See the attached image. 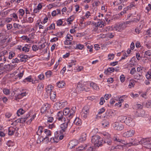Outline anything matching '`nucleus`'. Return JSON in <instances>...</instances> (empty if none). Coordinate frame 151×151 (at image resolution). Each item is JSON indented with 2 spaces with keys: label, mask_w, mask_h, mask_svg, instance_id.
Returning a JSON list of instances; mask_svg holds the SVG:
<instances>
[{
  "label": "nucleus",
  "mask_w": 151,
  "mask_h": 151,
  "mask_svg": "<svg viewBox=\"0 0 151 151\" xmlns=\"http://www.w3.org/2000/svg\"><path fill=\"white\" fill-rule=\"evenodd\" d=\"M50 141L51 142L57 143L58 142L59 140L56 137H53L50 138Z\"/></svg>",
  "instance_id": "obj_31"
},
{
  "label": "nucleus",
  "mask_w": 151,
  "mask_h": 151,
  "mask_svg": "<svg viewBox=\"0 0 151 151\" xmlns=\"http://www.w3.org/2000/svg\"><path fill=\"white\" fill-rule=\"evenodd\" d=\"M19 57L20 58H22L25 60L27 59L28 58H30V57H28L27 55L22 54L20 55Z\"/></svg>",
  "instance_id": "obj_42"
},
{
  "label": "nucleus",
  "mask_w": 151,
  "mask_h": 151,
  "mask_svg": "<svg viewBox=\"0 0 151 151\" xmlns=\"http://www.w3.org/2000/svg\"><path fill=\"white\" fill-rule=\"evenodd\" d=\"M146 9L147 10V12H148L151 10V4H148V6L146 7Z\"/></svg>",
  "instance_id": "obj_54"
},
{
  "label": "nucleus",
  "mask_w": 151,
  "mask_h": 151,
  "mask_svg": "<svg viewBox=\"0 0 151 151\" xmlns=\"http://www.w3.org/2000/svg\"><path fill=\"white\" fill-rule=\"evenodd\" d=\"M24 71H22V72H21L19 74L17 75V77H19V79H20L23 76L24 74Z\"/></svg>",
  "instance_id": "obj_58"
},
{
  "label": "nucleus",
  "mask_w": 151,
  "mask_h": 151,
  "mask_svg": "<svg viewBox=\"0 0 151 151\" xmlns=\"http://www.w3.org/2000/svg\"><path fill=\"white\" fill-rule=\"evenodd\" d=\"M63 34V33L61 32H57L56 34H55V35L58 37H61L62 36Z\"/></svg>",
  "instance_id": "obj_52"
},
{
  "label": "nucleus",
  "mask_w": 151,
  "mask_h": 151,
  "mask_svg": "<svg viewBox=\"0 0 151 151\" xmlns=\"http://www.w3.org/2000/svg\"><path fill=\"white\" fill-rule=\"evenodd\" d=\"M57 83V86L60 88L64 87L65 85V83L63 81L58 82Z\"/></svg>",
  "instance_id": "obj_17"
},
{
  "label": "nucleus",
  "mask_w": 151,
  "mask_h": 151,
  "mask_svg": "<svg viewBox=\"0 0 151 151\" xmlns=\"http://www.w3.org/2000/svg\"><path fill=\"white\" fill-rule=\"evenodd\" d=\"M13 129L12 128H9L8 129L9 135H12L14 134V131Z\"/></svg>",
  "instance_id": "obj_32"
},
{
  "label": "nucleus",
  "mask_w": 151,
  "mask_h": 151,
  "mask_svg": "<svg viewBox=\"0 0 151 151\" xmlns=\"http://www.w3.org/2000/svg\"><path fill=\"white\" fill-rule=\"evenodd\" d=\"M114 71V68L111 67L107 69L106 70H105L104 72V73L106 74L108 72L110 73L113 72Z\"/></svg>",
  "instance_id": "obj_25"
},
{
  "label": "nucleus",
  "mask_w": 151,
  "mask_h": 151,
  "mask_svg": "<svg viewBox=\"0 0 151 151\" xmlns=\"http://www.w3.org/2000/svg\"><path fill=\"white\" fill-rule=\"evenodd\" d=\"M103 140L98 135H94L92 137L91 142L95 147H99L102 145Z\"/></svg>",
  "instance_id": "obj_1"
},
{
  "label": "nucleus",
  "mask_w": 151,
  "mask_h": 151,
  "mask_svg": "<svg viewBox=\"0 0 151 151\" xmlns=\"http://www.w3.org/2000/svg\"><path fill=\"white\" fill-rule=\"evenodd\" d=\"M74 142L75 141L74 140H72L69 142V147L70 148L74 147V146H76V145L74 144Z\"/></svg>",
  "instance_id": "obj_34"
},
{
  "label": "nucleus",
  "mask_w": 151,
  "mask_h": 151,
  "mask_svg": "<svg viewBox=\"0 0 151 151\" xmlns=\"http://www.w3.org/2000/svg\"><path fill=\"white\" fill-rule=\"evenodd\" d=\"M48 108L46 107L45 105L41 108V113H44V112Z\"/></svg>",
  "instance_id": "obj_45"
},
{
  "label": "nucleus",
  "mask_w": 151,
  "mask_h": 151,
  "mask_svg": "<svg viewBox=\"0 0 151 151\" xmlns=\"http://www.w3.org/2000/svg\"><path fill=\"white\" fill-rule=\"evenodd\" d=\"M135 131L133 129H130L125 132L123 134V136L125 137H129L133 136L134 134Z\"/></svg>",
  "instance_id": "obj_5"
},
{
  "label": "nucleus",
  "mask_w": 151,
  "mask_h": 151,
  "mask_svg": "<svg viewBox=\"0 0 151 151\" xmlns=\"http://www.w3.org/2000/svg\"><path fill=\"white\" fill-rule=\"evenodd\" d=\"M73 122L74 124L77 125H81L82 124L81 120L78 118H76L74 120Z\"/></svg>",
  "instance_id": "obj_19"
},
{
  "label": "nucleus",
  "mask_w": 151,
  "mask_h": 151,
  "mask_svg": "<svg viewBox=\"0 0 151 151\" xmlns=\"http://www.w3.org/2000/svg\"><path fill=\"white\" fill-rule=\"evenodd\" d=\"M43 133L45 134L43 136H44V137H47L46 139H47L48 141H49V139L48 136H50L51 135V132L50 130L47 129H45L43 131Z\"/></svg>",
  "instance_id": "obj_11"
},
{
  "label": "nucleus",
  "mask_w": 151,
  "mask_h": 151,
  "mask_svg": "<svg viewBox=\"0 0 151 151\" xmlns=\"http://www.w3.org/2000/svg\"><path fill=\"white\" fill-rule=\"evenodd\" d=\"M90 86L92 87V88L96 90H98L99 89V88L96 84L94 83H91L90 84Z\"/></svg>",
  "instance_id": "obj_18"
},
{
  "label": "nucleus",
  "mask_w": 151,
  "mask_h": 151,
  "mask_svg": "<svg viewBox=\"0 0 151 151\" xmlns=\"http://www.w3.org/2000/svg\"><path fill=\"white\" fill-rule=\"evenodd\" d=\"M126 27V25L124 24L123 22H120L115 24L113 29L114 30L118 32H121Z\"/></svg>",
  "instance_id": "obj_2"
},
{
  "label": "nucleus",
  "mask_w": 151,
  "mask_h": 151,
  "mask_svg": "<svg viewBox=\"0 0 151 151\" xmlns=\"http://www.w3.org/2000/svg\"><path fill=\"white\" fill-rule=\"evenodd\" d=\"M114 141H116L119 142H124V141L122 140L121 139H119L118 137H114Z\"/></svg>",
  "instance_id": "obj_46"
},
{
  "label": "nucleus",
  "mask_w": 151,
  "mask_h": 151,
  "mask_svg": "<svg viewBox=\"0 0 151 151\" xmlns=\"http://www.w3.org/2000/svg\"><path fill=\"white\" fill-rule=\"evenodd\" d=\"M44 137V136H42H42L39 137L37 140V143H40L44 140H45V139L47 138V137Z\"/></svg>",
  "instance_id": "obj_20"
},
{
  "label": "nucleus",
  "mask_w": 151,
  "mask_h": 151,
  "mask_svg": "<svg viewBox=\"0 0 151 151\" xmlns=\"http://www.w3.org/2000/svg\"><path fill=\"white\" fill-rule=\"evenodd\" d=\"M38 78L40 80L43 79L44 78V76L43 74H41L38 76Z\"/></svg>",
  "instance_id": "obj_64"
},
{
  "label": "nucleus",
  "mask_w": 151,
  "mask_h": 151,
  "mask_svg": "<svg viewBox=\"0 0 151 151\" xmlns=\"http://www.w3.org/2000/svg\"><path fill=\"white\" fill-rule=\"evenodd\" d=\"M140 137H137L134 140V141L132 142L131 144L133 145H138L140 144Z\"/></svg>",
  "instance_id": "obj_12"
},
{
  "label": "nucleus",
  "mask_w": 151,
  "mask_h": 151,
  "mask_svg": "<svg viewBox=\"0 0 151 151\" xmlns=\"http://www.w3.org/2000/svg\"><path fill=\"white\" fill-rule=\"evenodd\" d=\"M104 142L109 145H111L112 144L111 140L110 139H106L104 140Z\"/></svg>",
  "instance_id": "obj_29"
},
{
  "label": "nucleus",
  "mask_w": 151,
  "mask_h": 151,
  "mask_svg": "<svg viewBox=\"0 0 151 151\" xmlns=\"http://www.w3.org/2000/svg\"><path fill=\"white\" fill-rule=\"evenodd\" d=\"M16 66L17 65L16 64H15L14 65H13L11 64H9L4 65V68L6 71H10Z\"/></svg>",
  "instance_id": "obj_10"
},
{
  "label": "nucleus",
  "mask_w": 151,
  "mask_h": 151,
  "mask_svg": "<svg viewBox=\"0 0 151 151\" xmlns=\"http://www.w3.org/2000/svg\"><path fill=\"white\" fill-rule=\"evenodd\" d=\"M43 127L42 126H39V127L38 130L37 132V134L38 135H40V134H41L43 132Z\"/></svg>",
  "instance_id": "obj_36"
},
{
  "label": "nucleus",
  "mask_w": 151,
  "mask_h": 151,
  "mask_svg": "<svg viewBox=\"0 0 151 151\" xmlns=\"http://www.w3.org/2000/svg\"><path fill=\"white\" fill-rule=\"evenodd\" d=\"M134 78L135 79L140 80L142 79V76L141 73H137L134 76Z\"/></svg>",
  "instance_id": "obj_13"
},
{
  "label": "nucleus",
  "mask_w": 151,
  "mask_h": 151,
  "mask_svg": "<svg viewBox=\"0 0 151 151\" xmlns=\"http://www.w3.org/2000/svg\"><path fill=\"white\" fill-rule=\"evenodd\" d=\"M22 50L23 51L26 52H29V48L27 47H24L22 48Z\"/></svg>",
  "instance_id": "obj_59"
},
{
  "label": "nucleus",
  "mask_w": 151,
  "mask_h": 151,
  "mask_svg": "<svg viewBox=\"0 0 151 151\" xmlns=\"http://www.w3.org/2000/svg\"><path fill=\"white\" fill-rule=\"evenodd\" d=\"M70 110L69 109L67 108L65 109L63 113L65 115H68L70 112Z\"/></svg>",
  "instance_id": "obj_38"
},
{
  "label": "nucleus",
  "mask_w": 151,
  "mask_h": 151,
  "mask_svg": "<svg viewBox=\"0 0 151 151\" xmlns=\"http://www.w3.org/2000/svg\"><path fill=\"white\" fill-rule=\"evenodd\" d=\"M140 144H144L145 147L147 148H151V139H144L141 138Z\"/></svg>",
  "instance_id": "obj_3"
},
{
  "label": "nucleus",
  "mask_w": 151,
  "mask_h": 151,
  "mask_svg": "<svg viewBox=\"0 0 151 151\" xmlns=\"http://www.w3.org/2000/svg\"><path fill=\"white\" fill-rule=\"evenodd\" d=\"M95 25L96 27H102L104 26V23L103 22H98L97 23H95Z\"/></svg>",
  "instance_id": "obj_21"
},
{
  "label": "nucleus",
  "mask_w": 151,
  "mask_h": 151,
  "mask_svg": "<svg viewBox=\"0 0 151 151\" xmlns=\"http://www.w3.org/2000/svg\"><path fill=\"white\" fill-rule=\"evenodd\" d=\"M67 39L64 42V44L65 45H71V42L73 40V36L70 34H68L66 36Z\"/></svg>",
  "instance_id": "obj_9"
},
{
  "label": "nucleus",
  "mask_w": 151,
  "mask_h": 151,
  "mask_svg": "<svg viewBox=\"0 0 151 151\" xmlns=\"http://www.w3.org/2000/svg\"><path fill=\"white\" fill-rule=\"evenodd\" d=\"M15 53L13 52H11L9 53V58L10 59H12L15 55Z\"/></svg>",
  "instance_id": "obj_43"
},
{
  "label": "nucleus",
  "mask_w": 151,
  "mask_h": 151,
  "mask_svg": "<svg viewBox=\"0 0 151 151\" xmlns=\"http://www.w3.org/2000/svg\"><path fill=\"white\" fill-rule=\"evenodd\" d=\"M12 19L11 20H9L8 21H7V20L6 19H2V20L0 22V26L1 27L3 26L4 24H5V23L6 22H10Z\"/></svg>",
  "instance_id": "obj_23"
},
{
  "label": "nucleus",
  "mask_w": 151,
  "mask_h": 151,
  "mask_svg": "<svg viewBox=\"0 0 151 151\" xmlns=\"http://www.w3.org/2000/svg\"><path fill=\"white\" fill-rule=\"evenodd\" d=\"M19 62V60L17 58H16L14 59H13L12 61V63H18Z\"/></svg>",
  "instance_id": "obj_47"
},
{
  "label": "nucleus",
  "mask_w": 151,
  "mask_h": 151,
  "mask_svg": "<svg viewBox=\"0 0 151 151\" xmlns=\"http://www.w3.org/2000/svg\"><path fill=\"white\" fill-rule=\"evenodd\" d=\"M35 117V115L34 114L32 116V117L28 121H27V124H30L31 122L32 121V120Z\"/></svg>",
  "instance_id": "obj_51"
},
{
  "label": "nucleus",
  "mask_w": 151,
  "mask_h": 151,
  "mask_svg": "<svg viewBox=\"0 0 151 151\" xmlns=\"http://www.w3.org/2000/svg\"><path fill=\"white\" fill-rule=\"evenodd\" d=\"M18 14L19 16V18H21L22 17H22L24 13V11L23 9H20L18 12Z\"/></svg>",
  "instance_id": "obj_22"
},
{
  "label": "nucleus",
  "mask_w": 151,
  "mask_h": 151,
  "mask_svg": "<svg viewBox=\"0 0 151 151\" xmlns=\"http://www.w3.org/2000/svg\"><path fill=\"white\" fill-rule=\"evenodd\" d=\"M30 116V114L28 113L27 115L25 117H22L20 118V120L21 123L24 122L27 119L29 116Z\"/></svg>",
  "instance_id": "obj_26"
},
{
  "label": "nucleus",
  "mask_w": 151,
  "mask_h": 151,
  "mask_svg": "<svg viewBox=\"0 0 151 151\" xmlns=\"http://www.w3.org/2000/svg\"><path fill=\"white\" fill-rule=\"evenodd\" d=\"M136 81L134 79L130 80L129 81V86H130V88H131L132 87H134L135 85V82Z\"/></svg>",
  "instance_id": "obj_30"
},
{
  "label": "nucleus",
  "mask_w": 151,
  "mask_h": 151,
  "mask_svg": "<svg viewBox=\"0 0 151 151\" xmlns=\"http://www.w3.org/2000/svg\"><path fill=\"white\" fill-rule=\"evenodd\" d=\"M82 114H88L89 113V108L88 106H85L83 108L82 111Z\"/></svg>",
  "instance_id": "obj_16"
},
{
  "label": "nucleus",
  "mask_w": 151,
  "mask_h": 151,
  "mask_svg": "<svg viewBox=\"0 0 151 151\" xmlns=\"http://www.w3.org/2000/svg\"><path fill=\"white\" fill-rule=\"evenodd\" d=\"M139 21V19H136V20H133V21H126L125 22H123L124 24V25H125L129 24L130 23L132 22H137Z\"/></svg>",
  "instance_id": "obj_39"
},
{
  "label": "nucleus",
  "mask_w": 151,
  "mask_h": 151,
  "mask_svg": "<svg viewBox=\"0 0 151 151\" xmlns=\"http://www.w3.org/2000/svg\"><path fill=\"white\" fill-rule=\"evenodd\" d=\"M124 122L127 125L129 126L134 125V121L133 120L132 118L130 117L126 118Z\"/></svg>",
  "instance_id": "obj_8"
},
{
  "label": "nucleus",
  "mask_w": 151,
  "mask_h": 151,
  "mask_svg": "<svg viewBox=\"0 0 151 151\" xmlns=\"http://www.w3.org/2000/svg\"><path fill=\"white\" fill-rule=\"evenodd\" d=\"M53 87L52 85H48L47 88H46V91L47 94L50 93L53 91H52V90L53 89Z\"/></svg>",
  "instance_id": "obj_14"
},
{
  "label": "nucleus",
  "mask_w": 151,
  "mask_h": 151,
  "mask_svg": "<svg viewBox=\"0 0 151 151\" xmlns=\"http://www.w3.org/2000/svg\"><path fill=\"white\" fill-rule=\"evenodd\" d=\"M86 134H84L82 135L81 136L79 139L81 141H83L86 140Z\"/></svg>",
  "instance_id": "obj_28"
},
{
  "label": "nucleus",
  "mask_w": 151,
  "mask_h": 151,
  "mask_svg": "<svg viewBox=\"0 0 151 151\" xmlns=\"http://www.w3.org/2000/svg\"><path fill=\"white\" fill-rule=\"evenodd\" d=\"M144 105L147 108H151V100L147 101L145 104Z\"/></svg>",
  "instance_id": "obj_24"
},
{
  "label": "nucleus",
  "mask_w": 151,
  "mask_h": 151,
  "mask_svg": "<svg viewBox=\"0 0 151 151\" xmlns=\"http://www.w3.org/2000/svg\"><path fill=\"white\" fill-rule=\"evenodd\" d=\"M114 148L116 149H121L122 150L123 149V147L122 146L120 145H118L115 147H114Z\"/></svg>",
  "instance_id": "obj_50"
},
{
  "label": "nucleus",
  "mask_w": 151,
  "mask_h": 151,
  "mask_svg": "<svg viewBox=\"0 0 151 151\" xmlns=\"http://www.w3.org/2000/svg\"><path fill=\"white\" fill-rule=\"evenodd\" d=\"M114 57V54H109L108 55V59L109 60L113 59Z\"/></svg>",
  "instance_id": "obj_57"
},
{
  "label": "nucleus",
  "mask_w": 151,
  "mask_h": 151,
  "mask_svg": "<svg viewBox=\"0 0 151 151\" xmlns=\"http://www.w3.org/2000/svg\"><path fill=\"white\" fill-rule=\"evenodd\" d=\"M146 77L148 79H150L151 78V73L150 72H148L146 74Z\"/></svg>",
  "instance_id": "obj_53"
},
{
  "label": "nucleus",
  "mask_w": 151,
  "mask_h": 151,
  "mask_svg": "<svg viewBox=\"0 0 151 151\" xmlns=\"http://www.w3.org/2000/svg\"><path fill=\"white\" fill-rule=\"evenodd\" d=\"M63 113L62 111H59L57 114V118L59 121H61L62 122H64L65 121V118L63 115Z\"/></svg>",
  "instance_id": "obj_6"
},
{
  "label": "nucleus",
  "mask_w": 151,
  "mask_h": 151,
  "mask_svg": "<svg viewBox=\"0 0 151 151\" xmlns=\"http://www.w3.org/2000/svg\"><path fill=\"white\" fill-rule=\"evenodd\" d=\"M0 61H2L5 63L6 61V59L5 56H2L0 57Z\"/></svg>",
  "instance_id": "obj_49"
},
{
  "label": "nucleus",
  "mask_w": 151,
  "mask_h": 151,
  "mask_svg": "<svg viewBox=\"0 0 151 151\" xmlns=\"http://www.w3.org/2000/svg\"><path fill=\"white\" fill-rule=\"evenodd\" d=\"M144 58H146L148 59H151V52L149 50L146 51L144 55Z\"/></svg>",
  "instance_id": "obj_15"
},
{
  "label": "nucleus",
  "mask_w": 151,
  "mask_h": 151,
  "mask_svg": "<svg viewBox=\"0 0 151 151\" xmlns=\"http://www.w3.org/2000/svg\"><path fill=\"white\" fill-rule=\"evenodd\" d=\"M55 28V24L54 23H52L50 26L49 27H47V30L49 29H54Z\"/></svg>",
  "instance_id": "obj_40"
},
{
  "label": "nucleus",
  "mask_w": 151,
  "mask_h": 151,
  "mask_svg": "<svg viewBox=\"0 0 151 151\" xmlns=\"http://www.w3.org/2000/svg\"><path fill=\"white\" fill-rule=\"evenodd\" d=\"M50 96V98L51 100H53L55 98L56 95L53 91L49 94Z\"/></svg>",
  "instance_id": "obj_27"
},
{
  "label": "nucleus",
  "mask_w": 151,
  "mask_h": 151,
  "mask_svg": "<svg viewBox=\"0 0 151 151\" xmlns=\"http://www.w3.org/2000/svg\"><path fill=\"white\" fill-rule=\"evenodd\" d=\"M109 112H108V111H107L106 112V118H107L108 119H109L111 117V116H112L111 115H109Z\"/></svg>",
  "instance_id": "obj_60"
},
{
  "label": "nucleus",
  "mask_w": 151,
  "mask_h": 151,
  "mask_svg": "<svg viewBox=\"0 0 151 151\" xmlns=\"http://www.w3.org/2000/svg\"><path fill=\"white\" fill-rule=\"evenodd\" d=\"M109 124V122L108 121L104 122L102 123V125L104 127H105L107 126Z\"/></svg>",
  "instance_id": "obj_56"
},
{
  "label": "nucleus",
  "mask_w": 151,
  "mask_h": 151,
  "mask_svg": "<svg viewBox=\"0 0 151 151\" xmlns=\"http://www.w3.org/2000/svg\"><path fill=\"white\" fill-rule=\"evenodd\" d=\"M24 113V111L22 109H19L17 111V114L18 116L22 115Z\"/></svg>",
  "instance_id": "obj_33"
},
{
  "label": "nucleus",
  "mask_w": 151,
  "mask_h": 151,
  "mask_svg": "<svg viewBox=\"0 0 151 151\" xmlns=\"http://www.w3.org/2000/svg\"><path fill=\"white\" fill-rule=\"evenodd\" d=\"M73 114H70L69 116V119L67 122H65L62 124L60 125V128L61 130L60 131V132H65L68 127V124L70 122V119L72 118Z\"/></svg>",
  "instance_id": "obj_4"
},
{
  "label": "nucleus",
  "mask_w": 151,
  "mask_h": 151,
  "mask_svg": "<svg viewBox=\"0 0 151 151\" xmlns=\"http://www.w3.org/2000/svg\"><path fill=\"white\" fill-rule=\"evenodd\" d=\"M84 47V45H82L79 44L76 45V47L75 48L76 49H79L80 50L82 49Z\"/></svg>",
  "instance_id": "obj_41"
},
{
  "label": "nucleus",
  "mask_w": 151,
  "mask_h": 151,
  "mask_svg": "<svg viewBox=\"0 0 151 151\" xmlns=\"http://www.w3.org/2000/svg\"><path fill=\"white\" fill-rule=\"evenodd\" d=\"M120 80L122 82H123L125 81V77L124 75H122L120 76Z\"/></svg>",
  "instance_id": "obj_62"
},
{
  "label": "nucleus",
  "mask_w": 151,
  "mask_h": 151,
  "mask_svg": "<svg viewBox=\"0 0 151 151\" xmlns=\"http://www.w3.org/2000/svg\"><path fill=\"white\" fill-rule=\"evenodd\" d=\"M52 72L50 71H48L45 73L46 76L47 77H50L51 75Z\"/></svg>",
  "instance_id": "obj_48"
},
{
  "label": "nucleus",
  "mask_w": 151,
  "mask_h": 151,
  "mask_svg": "<svg viewBox=\"0 0 151 151\" xmlns=\"http://www.w3.org/2000/svg\"><path fill=\"white\" fill-rule=\"evenodd\" d=\"M136 72V70L135 68H132L130 70V73L132 74H134V73Z\"/></svg>",
  "instance_id": "obj_63"
},
{
  "label": "nucleus",
  "mask_w": 151,
  "mask_h": 151,
  "mask_svg": "<svg viewBox=\"0 0 151 151\" xmlns=\"http://www.w3.org/2000/svg\"><path fill=\"white\" fill-rule=\"evenodd\" d=\"M114 129L116 130L121 131L124 128V126L118 122H116L113 126Z\"/></svg>",
  "instance_id": "obj_7"
},
{
  "label": "nucleus",
  "mask_w": 151,
  "mask_h": 151,
  "mask_svg": "<svg viewBox=\"0 0 151 151\" xmlns=\"http://www.w3.org/2000/svg\"><path fill=\"white\" fill-rule=\"evenodd\" d=\"M105 101L104 98L103 97H101L100 99V101L99 102V104L101 105H102L104 102H105Z\"/></svg>",
  "instance_id": "obj_55"
},
{
  "label": "nucleus",
  "mask_w": 151,
  "mask_h": 151,
  "mask_svg": "<svg viewBox=\"0 0 151 151\" xmlns=\"http://www.w3.org/2000/svg\"><path fill=\"white\" fill-rule=\"evenodd\" d=\"M87 147V146H86L85 147L83 146H79L77 148H76L77 151H82L85 149H86V147Z\"/></svg>",
  "instance_id": "obj_37"
},
{
  "label": "nucleus",
  "mask_w": 151,
  "mask_h": 151,
  "mask_svg": "<svg viewBox=\"0 0 151 151\" xmlns=\"http://www.w3.org/2000/svg\"><path fill=\"white\" fill-rule=\"evenodd\" d=\"M43 86L42 83H40L37 87V89L38 90H40L43 89Z\"/></svg>",
  "instance_id": "obj_44"
},
{
  "label": "nucleus",
  "mask_w": 151,
  "mask_h": 151,
  "mask_svg": "<svg viewBox=\"0 0 151 151\" xmlns=\"http://www.w3.org/2000/svg\"><path fill=\"white\" fill-rule=\"evenodd\" d=\"M3 92L6 95L9 94L10 93V90L9 89L6 88H4L3 89Z\"/></svg>",
  "instance_id": "obj_35"
},
{
  "label": "nucleus",
  "mask_w": 151,
  "mask_h": 151,
  "mask_svg": "<svg viewBox=\"0 0 151 151\" xmlns=\"http://www.w3.org/2000/svg\"><path fill=\"white\" fill-rule=\"evenodd\" d=\"M63 21L61 20V19H59L57 21V25L58 26H60L62 24Z\"/></svg>",
  "instance_id": "obj_61"
}]
</instances>
